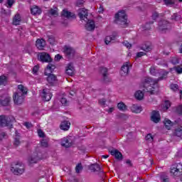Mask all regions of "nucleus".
Returning a JSON list of instances; mask_svg holds the SVG:
<instances>
[{"label": "nucleus", "mask_w": 182, "mask_h": 182, "mask_svg": "<svg viewBox=\"0 0 182 182\" xmlns=\"http://www.w3.org/2000/svg\"><path fill=\"white\" fill-rule=\"evenodd\" d=\"M14 122L15 117L12 116H0V127H12Z\"/></svg>", "instance_id": "nucleus-4"}, {"label": "nucleus", "mask_w": 182, "mask_h": 182, "mask_svg": "<svg viewBox=\"0 0 182 182\" xmlns=\"http://www.w3.org/2000/svg\"><path fill=\"white\" fill-rule=\"evenodd\" d=\"M117 119H122L123 120H126L127 119H129V117L124 113H119L117 114Z\"/></svg>", "instance_id": "nucleus-46"}, {"label": "nucleus", "mask_w": 182, "mask_h": 182, "mask_svg": "<svg viewBox=\"0 0 182 182\" xmlns=\"http://www.w3.org/2000/svg\"><path fill=\"white\" fill-rule=\"evenodd\" d=\"M159 30L163 32L170 28V23L167 20H161L159 22Z\"/></svg>", "instance_id": "nucleus-9"}, {"label": "nucleus", "mask_w": 182, "mask_h": 182, "mask_svg": "<svg viewBox=\"0 0 182 182\" xmlns=\"http://www.w3.org/2000/svg\"><path fill=\"white\" fill-rule=\"evenodd\" d=\"M130 109L132 113H141L142 110L141 106L134 104L131 106Z\"/></svg>", "instance_id": "nucleus-28"}, {"label": "nucleus", "mask_w": 182, "mask_h": 182, "mask_svg": "<svg viewBox=\"0 0 182 182\" xmlns=\"http://www.w3.org/2000/svg\"><path fill=\"white\" fill-rule=\"evenodd\" d=\"M44 75L47 76L46 80L50 86H56L58 84V77L53 73L44 72Z\"/></svg>", "instance_id": "nucleus-7"}, {"label": "nucleus", "mask_w": 182, "mask_h": 182, "mask_svg": "<svg viewBox=\"0 0 182 182\" xmlns=\"http://www.w3.org/2000/svg\"><path fill=\"white\" fill-rule=\"evenodd\" d=\"M164 123L167 130H170L171 129V127L173 126V122H171V120L168 119H165Z\"/></svg>", "instance_id": "nucleus-32"}, {"label": "nucleus", "mask_w": 182, "mask_h": 182, "mask_svg": "<svg viewBox=\"0 0 182 182\" xmlns=\"http://www.w3.org/2000/svg\"><path fill=\"white\" fill-rule=\"evenodd\" d=\"M114 23L119 25L121 28H127L129 23H127V14L124 10L118 11L114 16Z\"/></svg>", "instance_id": "nucleus-3"}, {"label": "nucleus", "mask_w": 182, "mask_h": 182, "mask_svg": "<svg viewBox=\"0 0 182 182\" xmlns=\"http://www.w3.org/2000/svg\"><path fill=\"white\" fill-rule=\"evenodd\" d=\"M164 2L166 5H173L174 4L173 0H164Z\"/></svg>", "instance_id": "nucleus-55"}, {"label": "nucleus", "mask_w": 182, "mask_h": 182, "mask_svg": "<svg viewBox=\"0 0 182 182\" xmlns=\"http://www.w3.org/2000/svg\"><path fill=\"white\" fill-rule=\"evenodd\" d=\"M175 113L179 116H182V105H178V107H175Z\"/></svg>", "instance_id": "nucleus-44"}, {"label": "nucleus", "mask_w": 182, "mask_h": 182, "mask_svg": "<svg viewBox=\"0 0 182 182\" xmlns=\"http://www.w3.org/2000/svg\"><path fill=\"white\" fill-rule=\"evenodd\" d=\"M64 53L66 56L70 58V56H73V55H75V50L70 47H65Z\"/></svg>", "instance_id": "nucleus-24"}, {"label": "nucleus", "mask_w": 182, "mask_h": 182, "mask_svg": "<svg viewBox=\"0 0 182 182\" xmlns=\"http://www.w3.org/2000/svg\"><path fill=\"white\" fill-rule=\"evenodd\" d=\"M39 60L41 62L49 63L50 62H52V58H50V55L47 53H41L39 56Z\"/></svg>", "instance_id": "nucleus-11"}, {"label": "nucleus", "mask_w": 182, "mask_h": 182, "mask_svg": "<svg viewBox=\"0 0 182 182\" xmlns=\"http://www.w3.org/2000/svg\"><path fill=\"white\" fill-rule=\"evenodd\" d=\"M83 167L82 166V164H78L75 167L76 173H80V170H82Z\"/></svg>", "instance_id": "nucleus-48"}, {"label": "nucleus", "mask_w": 182, "mask_h": 182, "mask_svg": "<svg viewBox=\"0 0 182 182\" xmlns=\"http://www.w3.org/2000/svg\"><path fill=\"white\" fill-rule=\"evenodd\" d=\"M36 46L39 50H43V48L46 46V41L43 38H38L36 41Z\"/></svg>", "instance_id": "nucleus-16"}, {"label": "nucleus", "mask_w": 182, "mask_h": 182, "mask_svg": "<svg viewBox=\"0 0 182 182\" xmlns=\"http://www.w3.org/2000/svg\"><path fill=\"white\" fill-rule=\"evenodd\" d=\"M62 16H65V18H68V19L70 18H75L76 15H75L74 13L70 12L67 11L66 9H63L61 14Z\"/></svg>", "instance_id": "nucleus-22"}, {"label": "nucleus", "mask_w": 182, "mask_h": 182, "mask_svg": "<svg viewBox=\"0 0 182 182\" xmlns=\"http://www.w3.org/2000/svg\"><path fill=\"white\" fill-rule=\"evenodd\" d=\"M104 11H105V9L103 8V6L100 5L98 9L99 14H103Z\"/></svg>", "instance_id": "nucleus-63"}, {"label": "nucleus", "mask_w": 182, "mask_h": 182, "mask_svg": "<svg viewBox=\"0 0 182 182\" xmlns=\"http://www.w3.org/2000/svg\"><path fill=\"white\" fill-rule=\"evenodd\" d=\"M100 73H102V76H103V80L104 82H109V80L107 79H109L107 77V68H104V67H101L100 68Z\"/></svg>", "instance_id": "nucleus-27"}, {"label": "nucleus", "mask_w": 182, "mask_h": 182, "mask_svg": "<svg viewBox=\"0 0 182 182\" xmlns=\"http://www.w3.org/2000/svg\"><path fill=\"white\" fill-rule=\"evenodd\" d=\"M52 92H50V90L46 88L43 90L42 92V99L44 102H49L50 99H52Z\"/></svg>", "instance_id": "nucleus-8"}, {"label": "nucleus", "mask_w": 182, "mask_h": 182, "mask_svg": "<svg viewBox=\"0 0 182 182\" xmlns=\"http://www.w3.org/2000/svg\"><path fill=\"white\" fill-rule=\"evenodd\" d=\"M10 102H11V97H7L4 98V100H0V104L1 105V106H9Z\"/></svg>", "instance_id": "nucleus-34"}, {"label": "nucleus", "mask_w": 182, "mask_h": 182, "mask_svg": "<svg viewBox=\"0 0 182 182\" xmlns=\"http://www.w3.org/2000/svg\"><path fill=\"white\" fill-rule=\"evenodd\" d=\"M55 69H56V66H55V65L52 63H48L45 72H47V73H53Z\"/></svg>", "instance_id": "nucleus-30"}, {"label": "nucleus", "mask_w": 182, "mask_h": 182, "mask_svg": "<svg viewBox=\"0 0 182 182\" xmlns=\"http://www.w3.org/2000/svg\"><path fill=\"white\" fill-rule=\"evenodd\" d=\"M41 147H48L49 146V143H48V141H46V139H43L41 141Z\"/></svg>", "instance_id": "nucleus-47"}, {"label": "nucleus", "mask_w": 182, "mask_h": 182, "mask_svg": "<svg viewBox=\"0 0 182 182\" xmlns=\"http://www.w3.org/2000/svg\"><path fill=\"white\" fill-rule=\"evenodd\" d=\"M111 156H113L117 160H123V154L117 149H114L110 151Z\"/></svg>", "instance_id": "nucleus-18"}, {"label": "nucleus", "mask_w": 182, "mask_h": 182, "mask_svg": "<svg viewBox=\"0 0 182 182\" xmlns=\"http://www.w3.org/2000/svg\"><path fill=\"white\" fill-rule=\"evenodd\" d=\"M78 16H80V21H87V16H89V13L87 12V9L82 8L79 9Z\"/></svg>", "instance_id": "nucleus-10"}, {"label": "nucleus", "mask_w": 182, "mask_h": 182, "mask_svg": "<svg viewBox=\"0 0 182 182\" xmlns=\"http://www.w3.org/2000/svg\"><path fill=\"white\" fill-rule=\"evenodd\" d=\"M90 170H91V171H93L94 173H103L100 165H99L98 164H92L90 166Z\"/></svg>", "instance_id": "nucleus-19"}, {"label": "nucleus", "mask_w": 182, "mask_h": 182, "mask_svg": "<svg viewBox=\"0 0 182 182\" xmlns=\"http://www.w3.org/2000/svg\"><path fill=\"white\" fill-rule=\"evenodd\" d=\"M171 173L174 176V177H178L181 176L182 173V164L181 163L175 164L171 167Z\"/></svg>", "instance_id": "nucleus-6"}, {"label": "nucleus", "mask_w": 182, "mask_h": 182, "mask_svg": "<svg viewBox=\"0 0 182 182\" xmlns=\"http://www.w3.org/2000/svg\"><path fill=\"white\" fill-rule=\"evenodd\" d=\"M24 126H26L27 129H31V127H32V124L29 122H25Z\"/></svg>", "instance_id": "nucleus-64"}, {"label": "nucleus", "mask_w": 182, "mask_h": 182, "mask_svg": "<svg viewBox=\"0 0 182 182\" xmlns=\"http://www.w3.org/2000/svg\"><path fill=\"white\" fill-rule=\"evenodd\" d=\"M141 49L142 50H144V52H150V51H151V50H152L153 48H151V46H150V45H144V46H143L141 48Z\"/></svg>", "instance_id": "nucleus-42"}, {"label": "nucleus", "mask_w": 182, "mask_h": 182, "mask_svg": "<svg viewBox=\"0 0 182 182\" xmlns=\"http://www.w3.org/2000/svg\"><path fill=\"white\" fill-rule=\"evenodd\" d=\"M99 103H100V105H101V106H105V105H106V100L101 99L99 100Z\"/></svg>", "instance_id": "nucleus-61"}, {"label": "nucleus", "mask_w": 182, "mask_h": 182, "mask_svg": "<svg viewBox=\"0 0 182 182\" xmlns=\"http://www.w3.org/2000/svg\"><path fill=\"white\" fill-rule=\"evenodd\" d=\"M169 87L172 92H174V93L178 92L179 87L177 84L171 83Z\"/></svg>", "instance_id": "nucleus-36"}, {"label": "nucleus", "mask_w": 182, "mask_h": 182, "mask_svg": "<svg viewBox=\"0 0 182 182\" xmlns=\"http://www.w3.org/2000/svg\"><path fill=\"white\" fill-rule=\"evenodd\" d=\"M65 73L66 75H68V76H73V74L75 73V68L73 67V64L69 63L65 69Z\"/></svg>", "instance_id": "nucleus-20"}, {"label": "nucleus", "mask_w": 182, "mask_h": 182, "mask_svg": "<svg viewBox=\"0 0 182 182\" xmlns=\"http://www.w3.org/2000/svg\"><path fill=\"white\" fill-rule=\"evenodd\" d=\"M85 4V0H77V6H80L81 5H83Z\"/></svg>", "instance_id": "nucleus-58"}, {"label": "nucleus", "mask_w": 182, "mask_h": 182, "mask_svg": "<svg viewBox=\"0 0 182 182\" xmlns=\"http://www.w3.org/2000/svg\"><path fill=\"white\" fill-rule=\"evenodd\" d=\"M117 107L121 112H126L127 110V106L123 102L118 103Z\"/></svg>", "instance_id": "nucleus-33"}, {"label": "nucleus", "mask_w": 182, "mask_h": 182, "mask_svg": "<svg viewBox=\"0 0 182 182\" xmlns=\"http://www.w3.org/2000/svg\"><path fill=\"white\" fill-rule=\"evenodd\" d=\"M134 96L136 100H143L144 97V93H143V92L141 90H138L135 92Z\"/></svg>", "instance_id": "nucleus-29"}, {"label": "nucleus", "mask_w": 182, "mask_h": 182, "mask_svg": "<svg viewBox=\"0 0 182 182\" xmlns=\"http://www.w3.org/2000/svg\"><path fill=\"white\" fill-rule=\"evenodd\" d=\"M49 14L52 15V16H58L59 13H58V7H54V9H50L49 10Z\"/></svg>", "instance_id": "nucleus-39"}, {"label": "nucleus", "mask_w": 182, "mask_h": 182, "mask_svg": "<svg viewBox=\"0 0 182 182\" xmlns=\"http://www.w3.org/2000/svg\"><path fill=\"white\" fill-rule=\"evenodd\" d=\"M154 23V21H149V23H146L144 26V29L145 31H150L151 29V26H150L153 25Z\"/></svg>", "instance_id": "nucleus-43"}, {"label": "nucleus", "mask_w": 182, "mask_h": 182, "mask_svg": "<svg viewBox=\"0 0 182 182\" xmlns=\"http://www.w3.org/2000/svg\"><path fill=\"white\" fill-rule=\"evenodd\" d=\"M170 106H171L170 101H166L164 107L166 109V110H167V109H168L170 107Z\"/></svg>", "instance_id": "nucleus-59"}, {"label": "nucleus", "mask_w": 182, "mask_h": 182, "mask_svg": "<svg viewBox=\"0 0 182 182\" xmlns=\"http://www.w3.org/2000/svg\"><path fill=\"white\" fill-rule=\"evenodd\" d=\"M169 63L173 65H178V63H180V60L177 57H171L169 60Z\"/></svg>", "instance_id": "nucleus-35"}, {"label": "nucleus", "mask_w": 182, "mask_h": 182, "mask_svg": "<svg viewBox=\"0 0 182 182\" xmlns=\"http://www.w3.org/2000/svg\"><path fill=\"white\" fill-rule=\"evenodd\" d=\"M38 70H39V66L35 65V66L33 68V73H38Z\"/></svg>", "instance_id": "nucleus-62"}, {"label": "nucleus", "mask_w": 182, "mask_h": 182, "mask_svg": "<svg viewBox=\"0 0 182 182\" xmlns=\"http://www.w3.org/2000/svg\"><path fill=\"white\" fill-rule=\"evenodd\" d=\"M130 71V65L129 62H126L123 64L121 68V75L122 76H127L129 75V72Z\"/></svg>", "instance_id": "nucleus-12"}, {"label": "nucleus", "mask_w": 182, "mask_h": 182, "mask_svg": "<svg viewBox=\"0 0 182 182\" xmlns=\"http://www.w3.org/2000/svg\"><path fill=\"white\" fill-rule=\"evenodd\" d=\"M8 83V77L4 75H0V86H6Z\"/></svg>", "instance_id": "nucleus-31"}, {"label": "nucleus", "mask_w": 182, "mask_h": 182, "mask_svg": "<svg viewBox=\"0 0 182 182\" xmlns=\"http://www.w3.org/2000/svg\"><path fill=\"white\" fill-rule=\"evenodd\" d=\"M116 38H117V33L116 32L113 33L111 36H107L105 40V44L109 45L112 41H115Z\"/></svg>", "instance_id": "nucleus-23"}, {"label": "nucleus", "mask_w": 182, "mask_h": 182, "mask_svg": "<svg viewBox=\"0 0 182 182\" xmlns=\"http://www.w3.org/2000/svg\"><path fill=\"white\" fill-rule=\"evenodd\" d=\"M174 136H177V137H182V129L181 127L179 128H176L174 131Z\"/></svg>", "instance_id": "nucleus-40"}, {"label": "nucleus", "mask_w": 182, "mask_h": 182, "mask_svg": "<svg viewBox=\"0 0 182 182\" xmlns=\"http://www.w3.org/2000/svg\"><path fill=\"white\" fill-rule=\"evenodd\" d=\"M122 43L124 46H126V48H127L128 49H130V48H132V44L128 41H124Z\"/></svg>", "instance_id": "nucleus-53"}, {"label": "nucleus", "mask_w": 182, "mask_h": 182, "mask_svg": "<svg viewBox=\"0 0 182 182\" xmlns=\"http://www.w3.org/2000/svg\"><path fill=\"white\" fill-rule=\"evenodd\" d=\"M38 137L43 139L45 137V132L42 129H38Z\"/></svg>", "instance_id": "nucleus-50"}, {"label": "nucleus", "mask_w": 182, "mask_h": 182, "mask_svg": "<svg viewBox=\"0 0 182 182\" xmlns=\"http://www.w3.org/2000/svg\"><path fill=\"white\" fill-rule=\"evenodd\" d=\"M18 91L14 93L13 97L15 105H22L23 100H25V95H28V88L23 85H18Z\"/></svg>", "instance_id": "nucleus-2"}, {"label": "nucleus", "mask_w": 182, "mask_h": 182, "mask_svg": "<svg viewBox=\"0 0 182 182\" xmlns=\"http://www.w3.org/2000/svg\"><path fill=\"white\" fill-rule=\"evenodd\" d=\"M161 180L162 182H170V180L168 179V177H167V176H161Z\"/></svg>", "instance_id": "nucleus-57"}, {"label": "nucleus", "mask_w": 182, "mask_h": 182, "mask_svg": "<svg viewBox=\"0 0 182 182\" xmlns=\"http://www.w3.org/2000/svg\"><path fill=\"white\" fill-rule=\"evenodd\" d=\"M164 15L163 14H159L157 11H155L152 14L153 21H156L157 18H163Z\"/></svg>", "instance_id": "nucleus-37"}, {"label": "nucleus", "mask_w": 182, "mask_h": 182, "mask_svg": "<svg viewBox=\"0 0 182 182\" xmlns=\"http://www.w3.org/2000/svg\"><path fill=\"white\" fill-rule=\"evenodd\" d=\"M150 74L152 76H159L158 79H153L151 77H145L140 85V88L144 92H148L151 95H154L156 90L159 89V82L167 79L169 72L164 70H156L154 67L149 68Z\"/></svg>", "instance_id": "nucleus-1"}, {"label": "nucleus", "mask_w": 182, "mask_h": 182, "mask_svg": "<svg viewBox=\"0 0 182 182\" xmlns=\"http://www.w3.org/2000/svg\"><path fill=\"white\" fill-rule=\"evenodd\" d=\"M14 144V146H18L21 144V141H20L19 136H17L15 138Z\"/></svg>", "instance_id": "nucleus-51"}, {"label": "nucleus", "mask_w": 182, "mask_h": 182, "mask_svg": "<svg viewBox=\"0 0 182 182\" xmlns=\"http://www.w3.org/2000/svg\"><path fill=\"white\" fill-rule=\"evenodd\" d=\"M180 19H181V16L177 13L173 14L171 17V21H175L176 22H178Z\"/></svg>", "instance_id": "nucleus-38"}, {"label": "nucleus", "mask_w": 182, "mask_h": 182, "mask_svg": "<svg viewBox=\"0 0 182 182\" xmlns=\"http://www.w3.org/2000/svg\"><path fill=\"white\" fill-rule=\"evenodd\" d=\"M151 120V122H154V123H159V122L161 120V118L160 117V112L156 110L152 111Z\"/></svg>", "instance_id": "nucleus-14"}, {"label": "nucleus", "mask_w": 182, "mask_h": 182, "mask_svg": "<svg viewBox=\"0 0 182 182\" xmlns=\"http://www.w3.org/2000/svg\"><path fill=\"white\" fill-rule=\"evenodd\" d=\"M62 58V55H60V54H57L55 56V60H56L57 62H59V60H60Z\"/></svg>", "instance_id": "nucleus-60"}, {"label": "nucleus", "mask_w": 182, "mask_h": 182, "mask_svg": "<svg viewBox=\"0 0 182 182\" xmlns=\"http://www.w3.org/2000/svg\"><path fill=\"white\" fill-rule=\"evenodd\" d=\"M145 140H146L147 141H153L154 138H153V136L151 135V134H148L145 136Z\"/></svg>", "instance_id": "nucleus-49"}, {"label": "nucleus", "mask_w": 182, "mask_h": 182, "mask_svg": "<svg viewBox=\"0 0 182 182\" xmlns=\"http://www.w3.org/2000/svg\"><path fill=\"white\" fill-rule=\"evenodd\" d=\"M14 4H15V0H7L8 8H12Z\"/></svg>", "instance_id": "nucleus-52"}, {"label": "nucleus", "mask_w": 182, "mask_h": 182, "mask_svg": "<svg viewBox=\"0 0 182 182\" xmlns=\"http://www.w3.org/2000/svg\"><path fill=\"white\" fill-rule=\"evenodd\" d=\"M60 128L61 130H64L65 132L69 130V129H70V122L68 121L62 122L60 125Z\"/></svg>", "instance_id": "nucleus-25"}, {"label": "nucleus", "mask_w": 182, "mask_h": 182, "mask_svg": "<svg viewBox=\"0 0 182 182\" xmlns=\"http://www.w3.org/2000/svg\"><path fill=\"white\" fill-rule=\"evenodd\" d=\"M42 159H43V157H40L39 154L34 153V155L29 158L28 161L30 164H33L38 163V161H39V160H42Z\"/></svg>", "instance_id": "nucleus-17"}, {"label": "nucleus", "mask_w": 182, "mask_h": 182, "mask_svg": "<svg viewBox=\"0 0 182 182\" xmlns=\"http://www.w3.org/2000/svg\"><path fill=\"white\" fill-rule=\"evenodd\" d=\"M87 23L85 24V29L89 32H92V31H95V28H96V24H95V21L93 20H85Z\"/></svg>", "instance_id": "nucleus-13"}, {"label": "nucleus", "mask_w": 182, "mask_h": 182, "mask_svg": "<svg viewBox=\"0 0 182 182\" xmlns=\"http://www.w3.org/2000/svg\"><path fill=\"white\" fill-rule=\"evenodd\" d=\"M60 102H61L62 105H63V106L68 105V100H66V98H65V97L61 98Z\"/></svg>", "instance_id": "nucleus-54"}, {"label": "nucleus", "mask_w": 182, "mask_h": 182, "mask_svg": "<svg viewBox=\"0 0 182 182\" xmlns=\"http://www.w3.org/2000/svg\"><path fill=\"white\" fill-rule=\"evenodd\" d=\"M61 146L68 149L72 146V139L69 137H64L61 139Z\"/></svg>", "instance_id": "nucleus-15"}, {"label": "nucleus", "mask_w": 182, "mask_h": 182, "mask_svg": "<svg viewBox=\"0 0 182 182\" xmlns=\"http://www.w3.org/2000/svg\"><path fill=\"white\" fill-rule=\"evenodd\" d=\"M48 42L50 45L56 44V40L55 39V37L53 36H48Z\"/></svg>", "instance_id": "nucleus-45"}, {"label": "nucleus", "mask_w": 182, "mask_h": 182, "mask_svg": "<svg viewBox=\"0 0 182 182\" xmlns=\"http://www.w3.org/2000/svg\"><path fill=\"white\" fill-rule=\"evenodd\" d=\"M22 21V18L21 17V14H16L14 18H13V25L15 26H18V25H21V21Z\"/></svg>", "instance_id": "nucleus-21"}, {"label": "nucleus", "mask_w": 182, "mask_h": 182, "mask_svg": "<svg viewBox=\"0 0 182 182\" xmlns=\"http://www.w3.org/2000/svg\"><path fill=\"white\" fill-rule=\"evenodd\" d=\"M173 69L174 70H176V73H178V75H181V73H182V65H177V66H174L173 68H171V70H173Z\"/></svg>", "instance_id": "nucleus-41"}, {"label": "nucleus", "mask_w": 182, "mask_h": 182, "mask_svg": "<svg viewBox=\"0 0 182 182\" xmlns=\"http://www.w3.org/2000/svg\"><path fill=\"white\" fill-rule=\"evenodd\" d=\"M11 166V171L15 176H21V174L25 173V166H23L22 162L18 161L16 164H13Z\"/></svg>", "instance_id": "nucleus-5"}, {"label": "nucleus", "mask_w": 182, "mask_h": 182, "mask_svg": "<svg viewBox=\"0 0 182 182\" xmlns=\"http://www.w3.org/2000/svg\"><path fill=\"white\" fill-rule=\"evenodd\" d=\"M31 12L34 16L41 15V14H42V9H41V8H39L38 6H33L31 9Z\"/></svg>", "instance_id": "nucleus-26"}, {"label": "nucleus", "mask_w": 182, "mask_h": 182, "mask_svg": "<svg viewBox=\"0 0 182 182\" xmlns=\"http://www.w3.org/2000/svg\"><path fill=\"white\" fill-rule=\"evenodd\" d=\"M145 55H146V53L143 51H140L136 53V58H141V56H145Z\"/></svg>", "instance_id": "nucleus-56"}]
</instances>
